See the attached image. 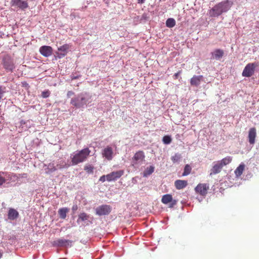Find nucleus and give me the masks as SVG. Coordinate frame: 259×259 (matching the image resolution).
Listing matches in <instances>:
<instances>
[{
  "mask_svg": "<svg viewBox=\"0 0 259 259\" xmlns=\"http://www.w3.org/2000/svg\"><path fill=\"white\" fill-rule=\"evenodd\" d=\"M92 101V95L87 92H82L71 99L70 104L76 109L83 110Z\"/></svg>",
  "mask_w": 259,
  "mask_h": 259,
  "instance_id": "nucleus-1",
  "label": "nucleus"
},
{
  "mask_svg": "<svg viewBox=\"0 0 259 259\" xmlns=\"http://www.w3.org/2000/svg\"><path fill=\"white\" fill-rule=\"evenodd\" d=\"M233 2L231 0H224L214 5L208 11L211 17H218L222 14L227 12L233 6Z\"/></svg>",
  "mask_w": 259,
  "mask_h": 259,
  "instance_id": "nucleus-2",
  "label": "nucleus"
},
{
  "mask_svg": "<svg viewBox=\"0 0 259 259\" xmlns=\"http://www.w3.org/2000/svg\"><path fill=\"white\" fill-rule=\"evenodd\" d=\"M91 151L88 148L77 150L71 155V162L73 165L77 164L84 161L90 155Z\"/></svg>",
  "mask_w": 259,
  "mask_h": 259,
  "instance_id": "nucleus-3",
  "label": "nucleus"
},
{
  "mask_svg": "<svg viewBox=\"0 0 259 259\" xmlns=\"http://www.w3.org/2000/svg\"><path fill=\"white\" fill-rule=\"evenodd\" d=\"M2 64L4 69L7 72H13L15 68L13 59L9 55L4 56L2 59Z\"/></svg>",
  "mask_w": 259,
  "mask_h": 259,
  "instance_id": "nucleus-4",
  "label": "nucleus"
},
{
  "mask_svg": "<svg viewBox=\"0 0 259 259\" xmlns=\"http://www.w3.org/2000/svg\"><path fill=\"white\" fill-rule=\"evenodd\" d=\"M64 167L63 165L57 163L54 161L49 163V164H44L43 168L45 172L47 174H51L58 169H61Z\"/></svg>",
  "mask_w": 259,
  "mask_h": 259,
  "instance_id": "nucleus-5",
  "label": "nucleus"
},
{
  "mask_svg": "<svg viewBox=\"0 0 259 259\" xmlns=\"http://www.w3.org/2000/svg\"><path fill=\"white\" fill-rule=\"evenodd\" d=\"M145 159L144 153L142 151L136 152L132 160V165L135 167H138L141 165Z\"/></svg>",
  "mask_w": 259,
  "mask_h": 259,
  "instance_id": "nucleus-6",
  "label": "nucleus"
},
{
  "mask_svg": "<svg viewBox=\"0 0 259 259\" xmlns=\"http://www.w3.org/2000/svg\"><path fill=\"white\" fill-rule=\"evenodd\" d=\"M257 65L255 63H250L247 64L244 67L242 75L243 77H249L251 76L254 73L255 69Z\"/></svg>",
  "mask_w": 259,
  "mask_h": 259,
  "instance_id": "nucleus-7",
  "label": "nucleus"
},
{
  "mask_svg": "<svg viewBox=\"0 0 259 259\" xmlns=\"http://www.w3.org/2000/svg\"><path fill=\"white\" fill-rule=\"evenodd\" d=\"M112 210V207L107 204L101 205L95 208L96 214L99 216L108 215Z\"/></svg>",
  "mask_w": 259,
  "mask_h": 259,
  "instance_id": "nucleus-8",
  "label": "nucleus"
},
{
  "mask_svg": "<svg viewBox=\"0 0 259 259\" xmlns=\"http://www.w3.org/2000/svg\"><path fill=\"white\" fill-rule=\"evenodd\" d=\"M124 170L112 171L106 175V180L108 182L116 181L124 174Z\"/></svg>",
  "mask_w": 259,
  "mask_h": 259,
  "instance_id": "nucleus-9",
  "label": "nucleus"
},
{
  "mask_svg": "<svg viewBox=\"0 0 259 259\" xmlns=\"http://www.w3.org/2000/svg\"><path fill=\"white\" fill-rule=\"evenodd\" d=\"M69 49L68 44H65L58 48V52H56V57L59 59L65 57Z\"/></svg>",
  "mask_w": 259,
  "mask_h": 259,
  "instance_id": "nucleus-10",
  "label": "nucleus"
},
{
  "mask_svg": "<svg viewBox=\"0 0 259 259\" xmlns=\"http://www.w3.org/2000/svg\"><path fill=\"white\" fill-rule=\"evenodd\" d=\"M11 4L12 6H16L23 11L28 7L27 1L11 0Z\"/></svg>",
  "mask_w": 259,
  "mask_h": 259,
  "instance_id": "nucleus-11",
  "label": "nucleus"
},
{
  "mask_svg": "<svg viewBox=\"0 0 259 259\" xmlns=\"http://www.w3.org/2000/svg\"><path fill=\"white\" fill-rule=\"evenodd\" d=\"M72 241L70 240L63 238L58 239L54 242V245L57 247H70L71 246Z\"/></svg>",
  "mask_w": 259,
  "mask_h": 259,
  "instance_id": "nucleus-12",
  "label": "nucleus"
},
{
  "mask_svg": "<svg viewBox=\"0 0 259 259\" xmlns=\"http://www.w3.org/2000/svg\"><path fill=\"white\" fill-rule=\"evenodd\" d=\"M102 155L108 160H111L113 157V151L112 147L108 146L102 151Z\"/></svg>",
  "mask_w": 259,
  "mask_h": 259,
  "instance_id": "nucleus-13",
  "label": "nucleus"
},
{
  "mask_svg": "<svg viewBox=\"0 0 259 259\" xmlns=\"http://www.w3.org/2000/svg\"><path fill=\"white\" fill-rule=\"evenodd\" d=\"M39 53L46 57H50L53 53V49L49 46H43L39 48Z\"/></svg>",
  "mask_w": 259,
  "mask_h": 259,
  "instance_id": "nucleus-14",
  "label": "nucleus"
},
{
  "mask_svg": "<svg viewBox=\"0 0 259 259\" xmlns=\"http://www.w3.org/2000/svg\"><path fill=\"white\" fill-rule=\"evenodd\" d=\"M208 186L206 184H199L195 187V191L202 196H205L207 194Z\"/></svg>",
  "mask_w": 259,
  "mask_h": 259,
  "instance_id": "nucleus-15",
  "label": "nucleus"
},
{
  "mask_svg": "<svg viewBox=\"0 0 259 259\" xmlns=\"http://www.w3.org/2000/svg\"><path fill=\"white\" fill-rule=\"evenodd\" d=\"M19 217L18 211L13 208H9L8 212V220L13 221L16 220Z\"/></svg>",
  "mask_w": 259,
  "mask_h": 259,
  "instance_id": "nucleus-16",
  "label": "nucleus"
},
{
  "mask_svg": "<svg viewBox=\"0 0 259 259\" xmlns=\"http://www.w3.org/2000/svg\"><path fill=\"white\" fill-rule=\"evenodd\" d=\"M5 183L15 182L18 178L16 174L3 172Z\"/></svg>",
  "mask_w": 259,
  "mask_h": 259,
  "instance_id": "nucleus-17",
  "label": "nucleus"
},
{
  "mask_svg": "<svg viewBox=\"0 0 259 259\" xmlns=\"http://www.w3.org/2000/svg\"><path fill=\"white\" fill-rule=\"evenodd\" d=\"M213 165L212 168L211 169V172L210 173V175H216L219 173L223 168L222 165L220 163V162L219 161L214 162L213 163Z\"/></svg>",
  "mask_w": 259,
  "mask_h": 259,
  "instance_id": "nucleus-18",
  "label": "nucleus"
},
{
  "mask_svg": "<svg viewBox=\"0 0 259 259\" xmlns=\"http://www.w3.org/2000/svg\"><path fill=\"white\" fill-rule=\"evenodd\" d=\"M256 136V129L254 127L250 128L248 132V141L250 144L253 145L255 143Z\"/></svg>",
  "mask_w": 259,
  "mask_h": 259,
  "instance_id": "nucleus-19",
  "label": "nucleus"
},
{
  "mask_svg": "<svg viewBox=\"0 0 259 259\" xmlns=\"http://www.w3.org/2000/svg\"><path fill=\"white\" fill-rule=\"evenodd\" d=\"M203 79L202 75H194L190 80V83L193 86L198 87Z\"/></svg>",
  "mask_w": 259,
  "mask_h": 259,
  "instance_id": "nucleus-20",
  "label": "nucleus"
},
{
  "mask_svg": "<svg viewBox=\"0 0 259 259\" xmlns=\"http://www.w3.org/2000/svg\"><path fill=\"white\" fill-rule=\"evenodd\" d=\"M224 54V51L221 49H216L211 53L212 58L217 60H220Z\"/></svg>",
  "mask_w": 259,
  "mask_h": 259,
  "instance_id": "nucleus-21",
  "label": "nucleus"
},
{
  "mask_svg": "<svg viewBox=\"0 0 259 259\" xmlns=\"http://www.w3.org/2000/svg\"><path fill=\"white\" fill-rule=\"evenodd\" d=\"M188 185V182L186 180H178L175 182V185L178 190H181L185 188Z\"/></svg>",
  "mask_w": 259,
  "mask_h": 259,
  "instance_id": "nucleus-22",
  "label": "nucleus"
},
{
  "mask_svg": "<svg viewBox=\"0 0 259 259\" xmlns=\"http://www.w3.org/2000/svg\"><path fill=\"white\" fill-rule=\"evenodd\" d=\"M69 209L67 207L60 208L58 210L59 217L61 219H65L66 217V214L68 212Z\"/></svg>",
  "mask_w": 259,
  "mask_h": 259,
  "instance_id": "nucleus-23",
  "label": "nucleus"
},
{
  "mask_svg": "<svg viewBox=\"0 0 259 259\" xmlns=\"http://www.w3.org/2000/svg\"><path fill=\"white\" fill-rule=\"evenodd\" d=\"M154 170V167L152 165L150 166L149 167H147L143 173V176L144 177H147L150 175H151Z\"/></svg>",
  "mask_w": 259,
  "mask_h": 259,
  "instance_id": "nucleus-24",
  "label": "nucleus"
},
{
  "mask_svg": "<svg viewBox=\"0 0 259 259\" xmlns=\"http://www.w3.org/2000/svg\"><path fill=\"white\" fill-rule=\"evenodd\" d=\"M172 195L169 194L164 195L161 199V202L165 204H167L170 201H172Z\"/></svg>",
  "mask_w": 259,
  "mask_h": 259,
  "instance_id": "nucleus-25",
  "label": "nucleus"
},
{
  "mask_svg": "<svg viewBox=\"0 0 259 259\" xmlns=\"http://www.w3.org/2000/svg\"><path fill=\"white\" fill-rule=\"evenodd\" d=\"M244 166H245L243 164H241L237 167L235 170V174L236 177H239L242 174L244 169Z\"/></svg>",
  "mask_w": 259,
  "mask_h": 259,
  "instance_id": "nucleus-26",
  "label": "nucleus"
},
{
  "mask_svg": "<svg viewBox=\"0 0 259 259\" xmlns=\"http://www.w3.org/2000/svg\"><path fill=\"white\" fill-rule=\"evenodd\" d=\"M232 161V158L230 156H227L226 157L224 158L221 160H219V161L222 165L223 167L228 164Z\"/></svg>",
  "mask_w": 259,
  "mask_h": 259,
  "instance_id": "nucleus-27",
  "label": "nucleus"
},
{
  "mask_svg": "<svg viewBox=\"0 0 259 259\" xmlns=\"http://www.w3.org/2000/svg\"><path fill=\"white\" fill-rule=\"evenodd\" d=\"M166 26L168 28H172L176 25V21L174 18H168L166 21Z\"/></svg>",
  "mask_w": 259,
  "mask_h": 259,
  "instance_id": "nucleus-28",
  "label": "nucleus"
},
{
  "mask_svg": "<svg viewBox=\"0 0 259 259\" xmlns=\"http://www.w3.org/2000/svg\"><path fill=\"white\" fill-rule=\"evenodd\" d=\"M89 215L85 212L80 213L78 215L77 222L79 223L80 221L84 222L88 220Z\"/></svg>",
  "mask_w": 259,
  "mask_h": 259,
  "instance_id": "nucleus-29",
  "label": "nucleus"
},
{
  "mask_svg": "<svg viewBox=\"0 0 259 259\" xmlns=\"http://www.w3.org/2000/svg\"><path fill=\"white\" fill-rule=\"evenodd\" d=\"M191 167L189 164H186L185 166L184 172L182 174L183 176H186L189 175L191 171Z\"/></svg>",
  "mask_w": 259,
  "mask_h": 259,
  "instance_id": "nucleus-30",
  "label": "nucleus"
},
{
  "mask_svg": "<svg viewBox=\"0 0 259 259\" xmlns=\"http://www.w3.org/2000/svg\"><path fill=\"white\" fill-rule=\"evenodd\" d=\"M181 158V155L179 153H176L171 157V159L173 163L178 162Z\"/></svg>",
  "mask_w": 259,
  "mask_h": 259,
  "instance_id": "nucleus-31",
  "label": "nucleus"
},
{
  "mask_svg": "<svg viewBox=\"0 0 259 259\" xmlns=\"http://www.w3.org/2000/svg\"><path fill=\"white\" fill-rule=\"evenodd\" d=\"M162 142L164 144H169L171 142V138L169 136H165L163 137Z\"/></svg>",
  "mask_w": 259,
  "mask_h": 259,
  "instance_id": "nucleus-32",
  "label": "nucleus"
},
{
  "mask_svg": "<svg viewBox=\"0 0 259 259\" xmlns=\"http://www.w3.org/2000/svg\"><path fill=\"white\" fill-rule=\"evenodd\" d=\"M84 170L88 174H92L93 172V167L91 165H88L84 167Z\"/></svg>",
  "mask_w": 259,
  "mask_h": 259,
  "instance_id": "nucleus-33",
  "label": "nucleus"
},
{
  "mask_svg": "<svg viewBox=\"0 0 259 259\" xmlns=\"http://www.w3.org/2000/svg\"><path fill=\"white\" fill-rule=\"evenodd\" d=\"M50 95V92L49 90H45L41 93V97L44 98H47Z\"/></svg>",
  "mask_w": 259,
  "mask_h": 259,
  "instance_id": "nucleus-34",
  "label": "nucleus"
},
{
  "mask_svg": "<svg viewBox=\"0 0 259 259\" xmlns=\"http://www.w3.org/2000/svg\"><path fill=\"white\" fill-rule=\"evenodd\" d=\"M3 172H0V186L5 183Z\"/></svg>",
  "mask_w": 259,
  "mask_h": 259,
  "instance_id": "nucleus-35",
  "label": "nucleus"
},
{
  "mask_svg": "<svg viewBox=\"0 0 259 259\" xmlns=\"http://www.w3.org/2000/svg\"><path fill=\"white\" fill-rule=\"evenodd\" d=\"M170 204L169 206V207H172L174 206L177 204V201L176 200H173L172 199V201H170Z\"/></svg>",
  "mask_w": 259,
  "mask_h": 259,
  "instance_id": "nucleus-36",
  "label": "nucleus"
},
{
  "mask_svg": "<svg viewBox=\"0 0 259 259\" xmlns=\"http://www.w3.org/2000/svg\"><path fill=\"white\" fill-rule=\"evenodd\" d=\"M81 76L80 75H74L72 74L71 75V78L72 80H74L79 78Z\"/></svg>",
  "mask_w": 259,
  "mask_h": 259,
  "instance_id": "nucleus-37",
  "label": "nucleus"
},
{
  "mask_svg": "<svg viewBox=\"0 0 259 259\" xmlns=\"http://www.w3.org/2000/svg\"><path fill=\"white\" fill-rule=\"evenodd\" d=\"M106 180V175H103L100 178L99 181L102 182H104Z\"/></svg>",
  "mask_w": 259,
  "mask_h": 259,
  "instance_id": "nucleus-38",
  "label": "nucleus"
},
{
  "mask_svg": "<svg viewBox=\"0 0 259 259\" xmlns=\"http://www.w3.org/2000/svg\"><path fill=\"white\" fill-rule=\"evenodd\" d=\"M74 95V93L73 91H69L67 93V96L68 98H70L71 96Z\"/></svg>",
  "mask_w": 259,
  "mask_h": 259,
  "instance_id": "nucleus-39",
  "label": "nucleus"
},
{
  "mask_svg": "<svg viewBox=\"0 0 259 259\" xmlns=\"http://www.w3.org/2000/svg\"><path fill=\"white\" fill-rule=\"evenodd\" d=\"M77 205H74L73 206H72V209L73 211H76L77 209Z\"/></svg>",
  "mask_w": 259,
  "mask_h": 259,
  "instance_id": "nucleus-40",
  "label": "nucleus"
},
{
  "mask_svg": "<svg viewBox=\"0 0 259 259\" xmlns=\"http://www.w3.org/2000/svg\"><path fill=\"white\" fill-rule=\"evenodd\" d=\"M147 15L146 14H144L142 16V19L146 20L147 19Z\"/></svg>",
  "mask_w": 259,
  "mask_h": 259,
  "instance_id": "nucleus-41",
  "label": "nucleus"
},
{
  "mask_svg": "<svg viewBox=\"0 0 259 259\" xmlns=\"http://www.w3.org/2000/svg\"><path fill=\"white\" fill-rule=\"evenodd\" d=\"M146 0H138V3L139 4H143L145 3Z\"/></svg>",
  "mask_w": 259,
  "mask_h": 259,
  "instance_id": "nucleus-42",
  "label": "nucleus"
},
{
  "mask_svg": "<svg viewBox=\"0 0 259 259\" xmlns=\"http://www.w3.org/2000/svg\"><path fill=\"white\" fill-rule=\"evenodd\" d=\"M2 256H3V253L0 251V259L2 258Z\"/></svg>",
  "mask_w": 259,
  "mask_h": 259,
  "instance_id": "nucleus-43",
  "label": "nucleus"
},
{
  "mask_svg": "<svg viewBox=\"0 0 259 259\" xmlns=\"http://www.w3.org/2000/svg\"><path fill=\"white\" fill-rule=\"evenodd\" d=\"M179 75V73H177L175 74V76L177 77Z\"/></svg>",
  "mask_w": 259,
  "mask_h": 259,
  "instance_id": "nucleus-44",
  "label": "nucleus"
}]
</instances>
